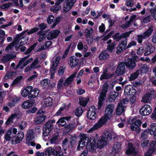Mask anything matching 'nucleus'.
<instances>
[{
  "label": "nucleus",
  "mask_w": 156,
  "mask_h": 156,
  "mask_svg": "<svg viewBox=\"0 0 156 156\" xmlns=\"http://www.w3.org/2000/svg\"><path fill=\"white\" fill-rule=\"evenodd\" d=\"M61 9V6H59L58 7H57L54 5L50 8V11L51 12H55L59 11Z\"/></svg>",
  "instance_id": "69168bd1"
},
{
  "label": "nucleus",
  "mask_w": 156,
  "mask_h": 156,
  "mask_svg": "<svg viewBox=\"0 0 156 156\" xmlns=\"http://www.w3.org/2000/svg\"><path fill=\"white\" fill-rule=\"evenodd\" d=\"M23 78L22 76H20L17 77L13 81L12 84L15 85L19 84L20 83L21 80Z\"/></svg>",
  "instance_id": "37998d69"
},
{
  "label": "nucleus",
  "mask_w": 156,
  "mask_h": 156,
  "mask_svg": "<svg viewBox=\"0 0 156 156\" xmlns=\"http://www.w3.org/2000/svg\"><path fill=\"white\" fill-rule=\"evenodd\" d=\"M16 41L14 40L11 43H10L5 48V50H8L12 48L16 44Z\"/></svg>",
  "instance_id": "49530a36"
},
{
  "label": "nucleus",
  "mask_w": 156,
  "mask_h": 156,
  "mask_svg": "<svg viewBox=\"0 0 156 156\" xmlns=\"http://www.w3.org/2000/svg\"><path fill=\"white\" fill-rule=\"evenodd\" d=\"M52 98L49 97L45 99L44 103L46 106H49L52 105Z\"/></svg>",
  "instance_id": "79ce46f5"
},
{
  "label": "nucleus",
  "mask_w": 156,
  "mask_h": 156,
  "mask_svg": "<svg viewBox=\"0 0 156 156\" xmlns=\"http://www.w3.org/2000/svg\"><path fill=\"white\" fill-rule=\"evenodd\" d=\"M60 31L59 30H55L51 31L47 36L48 40H51L56 38L60 34Z\"/></svg>",
  "instance_id": "a211bd4d"
},
{
  "label": "nucleus",
  "mask_w": 156,
  "mask_h": 156,
  "mask_svg": "<svg viewBox=\"0 0 156 156\" xmlns=\"http://www.w3.org/2000/svg\"><path fill=\"white\" fill-rule=\"evenodd\" d=\"M79 61L78 58L73 55L69 58L68 62L70 67L74 68L77 66Z\"/></svg>",
  "instance_id": "2eb2a0df"
},
{
  "label": "nucleus",
  "mask_w": 156,
  "mask_h": 156,
  "mask_svg": "<svg viewBox=\"0 0 156 156\" xmlns=\"http://www.w3.org/2000/svg\"><path fill=\"white\" fill-rule=\"evenodd\" d=\"M20 134H21L20 136H18L15 135L14 137L13 138L11 141L12 144H19L22 141L24 137V134L23 133H22V132L20 133Z\"/></svg>",
  "instance_id": "4be33fe9"
},
{
  "label": "nucleus",
  "mask_w": 156,
  "mask_h": 156,
  "mask_svg": "<svg viewBox=\"0 0 156 156\" xmlns=\"http://www.w3.org/2000/svg\"><path fill=\"white\" fill-rule=\"evenodd\" d=\"M86 145H87V142L86 143L85 141H83L81 142L80 144V141H79V144L77 146V150H80L81 149H81H83V147H84Z\"/></svg>",
  "instance_id": "8fccbe9b"
},
{
  "label": "nucleus",
  "mask_w": 156,
  "mask_h": 156,
  "mask_svg": "<svg viewBox=\"0 0 156 156\" xmlns=\"http://www.w3.org/2000/svg\"><path fill=\"white\" fill-rule=\"evenodd\" d=\"M47 22L49 25L53 23L55 20V17L52 15H50L47 17Z\"/></svg>",
  "instance_id": "c03bdc74"
},
{
  "label": "nucleus",
  "mask_w": 156,
  "mask_h": 156,
  "mask_svg": "<svg viewBox=\"0 0 156 156\" xmlns=\"http://www.w3.org/2000/svg\"><path fill=\"white\" fill-rule=\"evenodd\" d=\"M61 148L60 146H58L55 147H54L53 149L52 154L55 156L56 154L58 153V151L59 150L61 151Z\"/></svg>",
  "instance_id": "a18cd8bd"
},
{
  "label": "nucleus",
  "mask_w": 156,
  "mask_h": 156,
  "mask_svg": "<svg viewBox=\"0 0 156 156\" xmlns=\"http://www.w3.org/2000/svg\"><path fill=\"white\" fill-rule=\"evenodd\" d=\"M140 70L139 69L137 70L136 71L132 74L129 77V81H132L138 78L140 73Z\"/></svg>",
  "instance_id": "c85d7f7f"
},
{
  "label": "nucleus",
  "mask_w": 156,
  "mask_h": 156,
  "mask_svg": "<svg viewBox=\"0 0 156 156\" xmlns=\"http://www.w3.org/2000/svg\"><path fill=\"white\" fill-rule=\"evenodd\" d=\"M39 30V28L35 27L31 28L29 31L28 30L27 34L30 35L38 31Z\"/></svg>",
  "instance_id": "09e8293b"
},
{
  "label": "nucleus",
  "mask_w": 156,
  "mask_h": 156,
  "mask_svg": "<svg viewBox=\"0 0 156 156\" xmlns=\"http://www.w3.org/2000/svg\"><path fill=\"white\" fill-rule=\"evenodd\" d=\"M125 64L124 62H120L118 65V67L115 71L116 73L118 76L123 75L125 72Z\"/></svg>",
  "instance_id": "ddd939ff"
},
{
  "label": "nucleus",
  "mask_w": 156,
  "mask_h": 156,
  "mask_svg": "<svg viewBox=\"0 0 156 156\" xmlns=\"http://www.w3.org/2000/svg\"><path fill=\"white\" fill-rule=\"evenodd\" d=\"M18 99L17 98H14L8 104V105L11 108L15 106L16 104L18 102Z\"/></svg>",
  "instance_id": "4c0bfd02"
},
{
  "label": "nucleus",
  "mask_w": 156,
  "mask_h": 156,
  "mask_svg": "<svg viewBox=\"0 0 156 156\" xmlns=\"http://www.w3.org/2000/svg\"><path fill=\"white\" fill-rule=\"evenodd\" d=\"M73 128V125L72 123H70L64 127V132L66 133H67L71 131Z\"/></svg>",
  "instance_id": "a19ab883"
},
{
  "label": "nucleus",
  "mask_w": 156,
  "mask_h": 156,
  "mask_svg": "<svg viewBox=\"0 0 156 156\" xmlns=\"http://www.w3.org/2000/svg\"><path fill=\"white\" fill-rule=\"evenodd\" d=\"M121 149V145L118 142L116 143L112 148L113 151L115 153H118L120 151Z\"/></svg>",
  "instance_id": "2f4dec72"
},
{
  "label": "nucleus",
  "mask_w": 156,
  "mask_h": 156,
  "mask_svg": "<svg viewBox=\"0 0 156 156\" xmlns=\"http://www.w3.org/2000/svg\"><path fill=\"white\" fill-rule=\"evenodd\" d=\"M10 60L9 54H7L4 56L2 59V61L5 63L8 62Z\"/></svg>",
  "instance_id": "338daca9"
},
{
  "label": "nucleus",
  "mask_w": 156,
  "mask_h": 156,
  "mask_svg": "<svg viewBox=\"0 0 156 156\" xmlns=\"http://www.w3.org/2000/svg\"><path fill=\"white\" fill-rule=\"evenodd\" d=\"M76 0H66V9L65 12H66L70 10L74 4L76 3Z\"/></svg>",
  "instance_id": "412c9836"
},
{
  "label": "nucleus",
  "mask_w": 156,
  "mask_h": 156,
  "mask_svg": "<svg viewBox=\"0 0 156 156\" xmlns=\"http://www.w3.org/2000/svg\"><path fill=\"white\" fill-rule=\"evenodd\" d=\"M150 12L151 13V16L155 20H156V17L155 14H156V8L151 9L150 10Z\"/></svg>",
  "instance_id": "680f3d73"
},
{
  "label": "nucleus",
  "mask_w": 156,
  "mask_h": 156,
  "mask_svg": "<svg viewBox=\"0 0 156 156\" xmlns=\"http://www.w3.org/2000/svg\"><path fill=\"white\" fill-rule=\"evenodd\" d=\"M35 102L33 99H30L23 103L22 105V108L24 109H28L33 107Z\"/></svg>",
  "instance_id": "dca6fc26"
},
{
  "label": "nucleus",
  "mask_w": 156,
  "mask_h": 156,
  "mask_svg": "<svg viewBox=\"0 0 156 156\" xmlns=\"http://www.w3.org/2000/svg\"><path fill=\"white\" fill-rule=\"evenodd\" d=\"M83 98H81V100H80L79 104L80 105H82L83 107H85L87 104V102L89 101V98L85 99L84 100Z\"/></svg>",
  "instance_id": "e433bc0d"
},
{
  "label": "nucleus",
  "mask_w": 156,
  "mask_h": 156,
  "mask_svg": "<svg viewBox=\"0 0 156 156\" xmlns=\"http://www.w3.org/2000/svg\"><path fill=\"white\" fill-rule=\"evenodd\" d=\"M108 90V84L105 83L103 85L101 92L107 94Z\"/></svg>",
  "instance_id": "3c124183"
},
{
  "label": "nucleus",
  "mask_w": 156,
  "mask_h": 156,
  "mask_svg": "<svg viewBox=\"0 0 156 156\" xmlns=\"http://www.w3.org/2000/svg\"><path fill=\"white\" fill-rule=\"evenodd\" d=\"M73 80L69 77L65 80L64 83V85L65 86L67 87L69 85Z\"/></svg>",
  "instance_id": "052dcab7"
},
{
  "label": "nucleus",
  "mask_w": 156,
  "mask_h": 156,
  "mask_svg": "<svg viewBox=\"0 0 156 156\" xmlns=\"http://www.w3.org/2000/svg\"><path fill=\"white\" fill-rule=\"evenodd\" d=\"M37 43H35L33 44L30 46L29 48L27 49V50L24 52L25 55H28L32 51L34 48L37 46Z\"/></svg>",
  "instance_id": "f704fd0d"
},
{
  "label": "nucleus",
  "mask_w": 156,
  "mask_h": 156,
  "mask_svg": "<svg viewBox=\"0 0 156 156\" xmlns=\"http://www.w3.org/2000/svg\"><path fill=\"white\" fill-rule=\"evenodd\" d=\"M97 109L94 106L90 107L87 112V118L91 120L95 119L97 116L96 111Z\"/></svg>",
  "instance_id": "1a4fd4ad"
},
{
  "label": "nucleus",
  "mask_w": 156,
  "mask_h": 156,
  "mask_svg": "<svg viewBox=\"0 0 156 156\" xmlns=\"http://www.w3.org/2000/svg\"><path fill=\"white\" fill-rule=\"evenodd\" d=\"M53 151V148L52 147L48 148L45 151L46 156H51Z\"/></svg>",
  "instance_id": "4d7b16f0"
},
{
  "label": "nucleus",
  "mask_w": 156,
  "mask_h": 156,
  "mask_svg": "<svg viewBox=\"0 0 156 156\" xmlns=\"http://www.w3.org/2000/svg\"><path fill=\"white\" fill-rule=\"evenodd\" d=\"M46 117V116L44 115L38 116L35 119V123L37 124H43L44 122Z\"/></svg>",
  "instance_id": "a878e982"
},
{
  "label": "nucleus",
  "mask_w": 156,
  "mask_h": 156,
  "mask_svg": "<svg viewBox=\"0 0 156 156\" xmlns=\"http://www.w3.org/2000/svg\"><path fill=\"white\" fill-rule=\"evenodd\" d=\"M152 108L150 105H144L140 110V113L142 116L147 115L151 112Z\"/></svg>",
  "instance_id": "9b49d317"
},
{
  "label": "nucleus",
  "mask_w": 156,
  "mask_h": 156,
  "mask_svg": "<svg viewBox=\"0 0 156 156\" xmlns=\"http://www.w3.org/2000/svg\"><path fill=\"white\" fill-rule=\"evenodd\" d=\"M149 133L151 135H153L154 139L156 140V123H152L150 125V128L146 129L141 134V137L147 139Z\"/></svg>",
  "instance_id": "20e7f679"
},
{
  "label": "nucleus",
  "mask_w": 156,
  "mask_h": 156,
  "mask_svg": "<svg viewBox=\"0 0 156 156\" xmlns=\"http://www.w3.org/2000/svg\"><path fill=\"white\" fill-rule=\"evenodd\" d=\"M151 142L149 145L148 150L145 153V156H152V154L156 150V140L151 141Z\"/></svg>",
  "instance_id": "f8f14e48"
},
{
  "label": "nucleus",
  "mask_w": 156,
  "mask_h": 156,
  "mask_svg": "<svg viewBox=\"0 0 156 156\" xmlns=\"http://www.w3.org/2000/svg\"><path fill=\"white\" fill-rule=\"evenodd\" d=\"M113 76V74H102L101 75L100 77V80H103L104 79H108L111 78Z\"/></svg>",
  "instance_id": "58836bf2"
},
{
  "label": "nucleus",
  "mask_w": 156,
  "mask_h": 156,
  "mask_svg": "<svg viewBox=\"0 0 156 156\" xmlns=\"http://www.w3.org/2000/svg\"><path fill=\"white\" fill-rule=\"evenodd\" d=\"M153 31V27L151 26L146 31H145L144 34H142L144 37V39H146L149 37L151 35Z\"/></svg>",
  "instance_id": "c756f323"
},
{
  "label": "nucleus",
  "mask_w": 156,
  "mask_h": 156,
  "mask_svg": "<svg viewBox=\"0 0 156 156\" xmlns=\"http://www.w3.org/2000/svg\"><path fill=\"white\" fill-rule=\"evenodd\" d=\"M44 46L43 45H38L36 48L35 49L36 52H39L41 51H43L44 50L45 48H44Z\"/></svg>",
  "instance_id": "0e129e2a"
},
{
  "label": "nucleus",
  "mask_w": 156,
  "mask_h": 156,
  "mask_svg": "<svg viewBox=\"0 0 156 156\" xmlns=\"http://www.w3.org/2000/svg\"><path fill=\"white\" fill-rule=\"evenodd\" d=\"M128 123L132 125L130 126L131 130L133 131H136V133H138L140 131V127L141 126L142 122L140 119H133L131 121H128Z\"/></svg>",
  "instance_id": "0eeeda50"
},
{
  "label": "nucleus",
  "mask_w": 156,
  "mask_h": 156,
  "mask_svg": "<svg viewBox=\"0 0 156 156\" xmlns=\"http://www.w3.org/2000/svg\"><path fill=\"white\" fill-rule=\"evenodd\" d=\"M109 56V54L105 51H104L100 53L99 55V58L100 60H102L108 58Z\"/></svg>",
  "instance_id": "7c9ffc66"
},
{
  "label": "nucleus",
  "mask_w": 156,
  "mask_h": 156,
  "mask_svg": "<svg viewBox=\"0 0 156 156\" xmlns=\"http://www.w3.org/2000/svg\"><path fill=\"white\" fill-rule=\"evenodd\" d=\"M64 66H62L59 68L58 71V74L59 76H62L63 75L65 72V69L66 67Z\"/></svg>",
  "instance_id": "5fc2aeb1"
},
{
  "label": "nucleus",
  "mask_w": 156,
  "mask_h": 156,
  "mask_svg": "<svg viewBox=\"0 0 156 156\" xmlns=\"http://www.w3.org/2000/svg\"><path fill=\"white\" fill-rule=\"evenodd\" d=\"M106 94H107L101 92L100 94L99 97L98 98V109H101L102 107L104 101L105 100V98L106 97Z\"/></svg>",
  "instance_id": "6ab92c4d"
},
{
  "label": "nucleus",
  "mask_w": 156,
  "mask_h": 156,
  "mask_svg": "<svg viewBox=\"0 0 156 156\" xmlns=\"http://www.w3.org/2000/svg\"><path fill=\"white\" fill-rule=\"evenodd\" d=\"M104 124H105V123H104L101 120L99 119L97 123L95 124L93 127L90 128V129L88 131L87 133H90L93 132L95 130L100 128Z\"/></svg>",
  "instance_id": "5701e85b"
},
{
  "label": "nucleus",
  "mask_w": 156,
  "mask_h": 156,
  "mask_svg": "<svg viewBox=\"0 0 156 156\" xmlns=\"http://www.w3.org/2000/svg\"><path fill=\"white\" fill-rule=\"evenodd\" d=\"M80 144L81 142L87 140V142L86 147L87 149L90 150L94 149L97 140L99 137L97 133H95L89 137V135L81 133L80 134Z\"/></svg>",
  "instance_id": "f03ea898"
},
{
  "label": "nucleus",
  "mask_w": 156,
  "mask_h": 156,
  "mask_svg": "<svg viewBox=\"0 0 156 156\" xmlns=\"http://www.w3.org/2000/svg\"><path fill=\"white\" fill-rule=\"evenodd\" d=\"M132 32V31L130 30L125 33H122L121 34L119 32L116 33L114 34L113 36V38L116 41H119L123 38H125L124 40H122L119 44L118 46L117 47L116 53L119 54L121 53L122 50H125L132 46L130 42L126 46L127 42L128 40L127 38L129 37Z\"/></svg>",
  "instance_id": "f257e3e1"
},
{
  "label": "nucleus",
  "mask_w": 156,
  "mask_h": 156,
  "mask_svg": "<svg viewBox=\"0 0 156 156\" xmlns=\"http://www.w3.org/2000/svg\"><path fill=\"white\" fill-rule=\"evenodd\" d=\"M135 148L134 145L131 142H129L127 146V149L126 153L127 155H132L135 152Z\"/></svg>",
  "instance_id": "aec40b11"
},
{
  "label": "nucleus",
  "mask_w": 156,
  "mask_h": 156,
  "mask_svg": "<svg viewBox=\"0 0 156 156\" xmlns=\"http://www.w3.org/2000/svg\"><path fill=\"white\" fill-rule=\"evenodd\" d=\"M76 138L75 137H72L70 139L69 144L71 145V147H72L76 143Z\"/></svg>",
  "instance_id": "6e6d98bb"
},
{
  "label": "nucleus",
  "mask_w": 156,
  "mask_h": 156,
  "mask_svg": "<svg viewBox=\"0 0 156 156\" xmlns=\"http://www.w3.org/2000/svg\"><path fill=\"white\" fill-rule=\"evenodd\" d=\"M55 123L54 119L49 120L43 125V135L44 136H48L49 133L54 128V125Z\"/></svg>",
  "instance_id": "7ed1b4c3"
},
{
  "label": "nucleus",
  "mask_w": 156,
  "mask_h": 156,
  "mask_svg": "<svg viewBox=\"0 0 156 156\" xmlns=\"http://www.w3.org/2000/svg\"><path fill=\"white\" fill-rule=\"evenodd\" d=\"M144 47L145 52L144 55L145 56L148 55L153 53L155 50L154 47L151 45L148 44L145 45Z\"/></svg>",
  "instance_id": "f3484780"
},
{
  "label": "nucleus",
  "mask_w": 156,
  "mask_h": 156,
  "mask_svg": "<svg viewBox=\"0 0 156 156\" xmlns=\"http://www.w3.org/2000/svg\"><path fill=\"white\" fill-rule=\"evenodd\" d=\"M113 104H110L108 105L105 108V114L100 119L105 124L111 117L113 112Z\"/></svg>",
  "instance_id": "39448f33"
},
{
  "label": "nucleus",
  "mask_w": 156,
  "mask_h": 156,
  "mask_svg": "<svg viewBox=\"0 0 156 156\" xmlns=\"http://www.w3.org/2000/svg\"><path fill=\"white\" fill-rule=\"evenodd\" d=\"M39 94V90L37 88H35L33 90L32 89L30 91V94L28 96V98L29 99L34 98L38 96Z\"/></svg>",
  "instance_id": "b1692460"
},
{
  "label": "nucleus",
  "mask_w": 156,
  "mask_h": 156,
  "mask_svg": "<svg viewBox=\"0 0 156 156\" xmlns=\"http://www.w3.org/2000/svg\"><path fill=\"white\" fill-rule=\"evenodd\" d=\"M62 144L63 148L65 151H66L67 148L71 147V145H70L69 142H68V140L66 138H65L63 140Z\"/></svg>",
  "instance_id": "cd10ccee"
},
{
  "label": "nucleus",
  "mask_w": 156,
  "mask_h": 156,
  "mask_svg": "<svg viewBox=\"0 0 156 156\" xmlns=\"http://www.w3.org/2000/svg\"><path fill=\"white\" fill-rule=\"evenodd\" d=\"M28 37L27 36H24L22 37L20 40V43L23 44H26L28 41Z\"/></svg>",
  "instance_id": "603ef678"
},
{
  "label": "nucleus",
  "mask_w": 156,
  "mask_h": 156,
  "mask_svg": "<svg viewBox=\"0 0 156 156\" xmlns=\"http://www.w3.org/2000/svg\"><path fill=\"white\" fill-rule=\"evenodd\" d=\"M30 108L26 111V112L27 114L34 113L35 112L37 109V108L35 107H33L32 108L31 107Z\"/></svg>",
  "instance_id": "13d9d810"
},
{
  "label": "nucleus",
  "mask_w": 156,
  "mask_h": 156,
  "mask_svg": "<svg viewBox=\"0 0 156 156\" xmlns=\"http://www.w3.org/2000/svg\"><path fill=\"white\" fill-rule=\"evenodd\" d=\"M83 112V110L82 108L79 107L76 108L75 112V114L77 117H79L82 115Z\"/></svg>",
  "instance_id": "72a5a7b5"
},
{
  "label": "nucleus",
  "mask_w": 156,
  "mask_h": 156,
  "mask_svg": "<svg viewBox=\"0 0 156 156\" xmlns=\"http://www.w3.org/2000/svg\"><path fill=\"white\" fill-rule=\"evenodd\" d=\"M61 18H62L61 16H58L56 17L54 20L55 22L53 24L51 27L52 28H54L60 22Z\"/></svg>",
  "instance_id": "de8ad7c7"
},
{
  "label": "nucleus",
  "mask_w": 156,
  "mask_h": 156,
  "mask_svg": "<svg viewBox=\"0 0 156 156\" xmlns=\"http://www.w3.org/2000/svg\"><path fill=\"white\" fill-rule=\"evenodd\" d=\"M108 140L105 136H101L99 139L97 140L95 144L98 147L102 149L106 145Z\"/></svg>",
  "instance_id": "9d476101"
},
{
  "label": "nucleus",
  "mask_w": 156,
  "mask_h": 156,
  "mask_svg": "<svg viewBox=\"0 0 156 156\" xmlns=\"http://www.w3.org/2000/svg\"><path fill=\"white\" fill-rule=\"evenodd\" d=\"M116 44L115 42H112L111 44H108L107 45V50L110 52H112L114 49Z\"/></svg>",
  "instance_id": "ea45409f"
},
{
  "label": "nucleus",
  "mask_w": 156,
  "mask_h": 156,
  "mask_svg": "<svg viewBox=\"0 0 156 156\" xmlns=\"http://www.w3.org/2000/svg\"><path fill=\"white\" fill-rule=\"evenodd\" d=\"M156 98V93L154 90H151L150 92L146 93L143 97L141 101L147 103L150 102L153 99Z\"/></svg>",
  "instance_id": "6e6552de"
},
{
  "label": "nucleus",
  "mask_w": 156,
  "mask_h": 156,
  "mask_svg": "<svg viewBox=\"0 0 156 156\" xmlns=\"http://www.w3.org/2000/svg\"><path fill=\"white\" fill-rule=\"evenodd\" d=\"M17 115L16 114H12L9 117L7 121L5 122V124L6 125H8L11 123L13 122V120L16 117Z\"/></svg>",
  "instance_id": "473e14b6"
},
{
  "label": "nucleus",
  "mask_w": 156,
  "mask_h": 156,
  "mask_svg": "<svg viewBox=\"0 0 156 156\" xmlns=\"http://www.w3.org/2000/svg\"><path fill=\"white\" fill-rule=\"evenodd\" d=\"M15 74L16 73L13 71H10L9 72L7 73L5 77V79H11L13 76V74Z\"/></svg>",
  "instance_id": "864d4df0"
},
{
  "label": "nucleus",
  "mask_w": 156,
  "mask_h": 156,
  "mask_svg": "<svg viewBox=\"0 0 156 156\" xmlns=\"http://www.w3.org/2000/svg\"><path fill=\"white\" fill-rule=\"evenodd\" d=\"M152 16L151 15L145 17L143 20V21L144 23H147L151 21Z\"/></svg>",
  "instance_id": "e2e57ef3"
},
{
  "label": "nucleus",
  "mask_w": 156,
  "mask_h": 156,
  "mask_svg": "<svg viewBox=\"0 0 156 156\" xmlns=\"http://www.w3.org/2000/svg\"><path fill=\"white\" fill-rule=\"evenodd\" d=\"M93 32V29L91 27L86 28L84 30V33L86 34V37L87 38L90 37Z\"/></svg>",
  "instance_id": "c9c22d12"
},
{
  "label": "nucleus",
  "mask_w": 156,
  "mask_h": 156,
  "mask_svg": "<svg viewBox=\"0 0 156 156\" xmlns=\"http://www.w3.org/2000/svg\"><path fill=\"white\" fill-rule=\"evenodd\" d=\"M144 47H142L139 48L137 51V53L138 55H141L145 52Z\"/></svg>",
  "instance_id": "bf43d9fd"
},
{
  "label": "nucleus",
  "mask_w": 156,
  "mask_h": 156,
  "mask_svg": "<svg viewBox=\"0 0 156 156\" xmlns=\"http://www.w3.org/2000/svg\"><path fill=\"white\" fill-rule=\"evenodd\" d=\"M34 133L33 129L29 130L27 133V138L26 140L28 142H30L34 138Z\"/></svg>",
  "instance_id": "bb28decb"
},
{
  "label": "nucleus",
  "mask_w": 156,
  "mask_h": 156,
  "mask_svg": "<svg viewBox=\"0 0 156 156\" xmlns=\"http://www.w3.org/2000/svg\"><path fill=\"white\" fill-rule=\"evenodd\" d=\"M124 93L126 95H136V91L131 85H126L124 89Z\"/></svg>",
  "instance_id": "4468645a"
},
{
  "label": "nucleus",
  "mask_w": 156,
  "mask_h": 156,
  "mask_svg": "<svg viewBox=\"0 0 156 156\" xmlns=\"http://www.w3.org/2000/svg\"><path fill=\"white\" fill-rule=\"evenodd\" d=\"M139 57L136 55L132 58H128L127 62H124L125 66L130 70L133 69L136 66V62H139Z\"/></svg>",
  "instance_id": "423d86ee"
},
{
  "label": "nucleus",
  "mask_w": 156,
  "mask_h": 156,
  "mask_svg": "<svg viewBox=\"0 0 156 156\" xmlns=\"http://www.w3.org/2000/svg\"><path fill=\"white\" fill-rule=\"evenodd\" d=\"M33 88L30 86L26 87L23 91L21 93L23 97L28 96L30 94V91Z\"/></svg>",
  "instance_id": "393cba45"
},
{
  "label": "nucleus",
  "mask_w": 156,
  "mask_h": 156,
  "mask_svg": "<svg viewBox=\"0 0 156 156\" xmlns=\"http://www.w3.org/2000/svg\"><path fill=\"white\" fill-rule=\"evenodd\" d=\"M136 95H126L125 96L129 98L131 101L134 102H135L136 100Z\"/></svg>",
  "instance_id": "774afa93"
}]
</instances>
